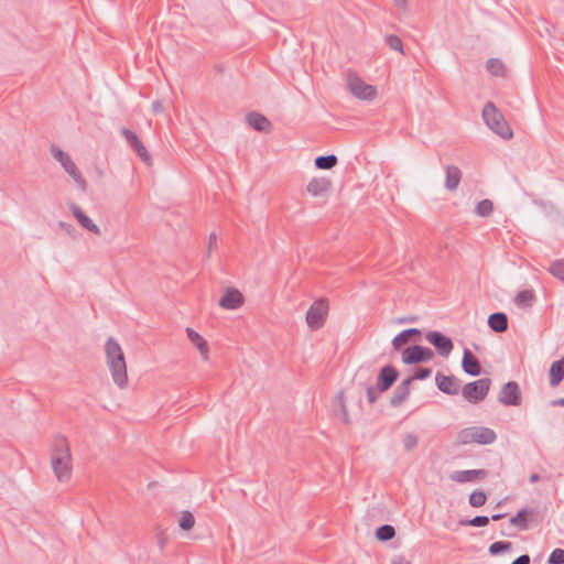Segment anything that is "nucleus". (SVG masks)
<instances>
[{
	"mask_svg": "<svg viewBox=\"0 0 564 564\" xmlns=\"http://www.w3.org/2000/svg\"><path fill=\"white\" fill-rule=\"evenodd\" d=\"M106 362L113 382L123 389L128 383L127 364L119 343L109 337L105 344Z\"/></svg>",
	"mask_w": 564,
	"mask_h": 564,
	"instance_id": "f257e3e1",
	"label": "nucleus"
},
{
	"mask_svg": "<svg viewBox=\"0 0 564 564\" xmlns=\"http://www.w3.org/2000/svg\"><path fill=\"white\" fill-rule=\"evenodd\" d=\"M51 464L56 478L59 481H67L72 475V455L69 444L65 436L54 437Z\"/></svg>",
	"mask_w": 564,
	"mask_h": 564,
	"instance_id": "f03ea898",
	"label": "nucleus"
},
{
	"mask_svg": "<svg viewBox=\"0 0 564 564\" xmlns=\"http://www.w3.org/2000/svg\"><path fill=\"white\" fill-rule=\"evenodd\" d=\"M399 377V371L392 365H387L379 371L377 383L367 388V400L375 403L382 392L388 391Z\"/></svg>",
	"mask_w": 564,
	"mask_h": 564,
	"instance_id": "7ed1b4c3",
	"label": "nucleus"
},
{
	"mask_svg": "<svg viewBox=\"0 0 564 564\" xmlns=\"http://www.w3.org/2000/svg\"><path fill=\"white\" fill-rule=\"evenodd\" d=\"M482 118L486 124L502 139L508 140L512 138V130L505 120L501 112L498 111L496 106L488 101L482 109Z\"/></svg>",
	"mask_w": 564,
	"mask_h": 564,
	"instance_id": "20e7f679",
	"label": "nucleus"
},
{
	"mask_svg": "<svg viewBox=\"0 0 564 564\" xmlns=\"http://www.w3.org/2000/svg\"><path fill=\"white\" fill-rule=\"evenodd\" d=\"M51 154L52 156L61 163V165L63 166V169L65 170V172L74 180V182L77 184V186L80 188V189H85L86 188V181L85 178L83 177L82 173L79 172V170L77 169L76 164L74 163V161L70 159V156L64 152L63 150H61L57 145L55 144H52L51 145Z\"/></svg>",
	"mask_w": 564,
	"mask_h": 564,
	"instance_id": "39448f33",
	"label": "nucleus"
},
{
	"mask_svg": "<svg viewBox=\"0 0 564 564\" xmlns=\"http://www.w3.org/2000/svg\"><path fill=\"white\" fill-rule=\"evenodd\" d=\"M491 380L481 378L473 382L466 383L462 388V395L470 403L477 404L486 399L490 390Z\"/></svg>",
	"mask_w": 564,
	"mask_h": 564,
	"instance_id": "423d86ee",
	"label": "nucleus"
},
{
	"mask_svg": "<svg viewBox=\"0 0 564 564\" xmlns=\"http://www.w3.org/2000/svg\"><path fill=\"white\" fill-rule=\"evenodd\" d=\"M497 435L489 427H468L459 433V440L464 444L478 443L482 445L491 444L496 441Z\"/></svg>",
	"mask_w": 564,
	"mask_h": 564,
	"instance_id": "0eeeda50",
	"label": "nucleus"
},
{
	"mask_svg": "<svg viewBox=\"0 0 564 564\" xmlns=\"http://www.w3.org/2000/svg\"><path fill=\"white\" fill-rule=\"evenodd\" d=\"M328 313V303L325 299H319L308 308L306 313V323L312 330H317L324 326Z\"/></svg>",
	"mask_w": 564,
	"mask_h": 564,
	"instance_id": "6e6552de",
	"label": "nucleus"
},
{
	"mask_svg": "<svg viewBox=\"0 0 564 564\" xmlns=\"http://www.w3.org/2000/svg\"><path fill=\"white\" fill-rule=\"evenodd\" d=\"M434 352L431 348L421 346V345H412L403 349L402 351V361L405 365H415L420 362H426L433 359Z\"/></svg>",
	"mask_w": 564,
	"mask_h": 564,
	"instance_id": "1a4fd4ad",
	"label": "nucleus"
},
{
	"mask_svg": "<svg viewBox=\"0 0 564 564\" xmlns=\"http://www.w3.org/2000/svg\"><path fill=\"white\" fill-rule=\"evenodd\" d=\"M425 338L442 357H448L454 348L453 340L438 330L427 332Z\"/></svg>",
	"mask_w": 564,
	"mask_h": 564,
	"instance_id": "9d476101",
	"label": "nucleus"
},
{
	"mask_svg": "<svg viewBox=\"0 0 564 564\" xmlns=\"http://www.w3.org/2000/svg\"><path fill=\"white\" fill-rule=\"evenodd\" d=\"M348 87L350 93L360 99L371 100L376 97V88L371 85L366 84L358 76H350L348 79Z\"/></svg>",
	"mask_w": 564,
	"mask_h": 564,
	"instance_id": "9b49d317",
	"label": "nucleus"
},
{
	"mask_svg": "<svg viewBox=\"0 0 564 564\" xmlns=\"http://www.w3.org/2000/svg\"><path fill=\"white\" fill-rule=\"evenodd\" d=\"M498 401L503 405H520L521 393L519 384L516 381H508L505 383L499 392Z\"/></svg>",
	"mask_w": 564,
	"mask_h": 564,
	"instance_id": "f8f14e48",
	"label": "nucleus"
},
{
	"mask_svg": "<svg viewBox=\"0 0 564 564\" xmlns=\"http://www.w3.org/2000/svg\"><path fill=\"white\" fill-rule=\"evenodd\" d=\"M435 382L440 391L448 395H457L460 391V381L454 375L436 372Z\"/></svg>",
	"mask_w": 564,
	"mask_h": 564,
	"instance_id": "ddd939ff",
	"label": "nucleus"
},
{
	"mask_svg": "<svg viewBox=\"0 0 564 564\" xmlns=\"http://www.w3.org/2000/svg\"><path fill=\"white\" fill-rule=\"evenodd\" d=\"M121 134L124 137V139L129 143V145L135 151V153L139 155V158L143 162L149 164L151 161L150 153L147 150V148L143 145L141 140L139 139L138 134L128 128H122Z\"/></svg>",
	"mask_w": 564,
	"mask_h": 564,
	"instance_id": "4468645a",
	"label": "nucleus"
},
{
	"mask_svg": "<svg viewBox=\"0 0 564 564\" xmlns=\"http://www.w3.org/2000/svg\"><path fill=\"white\" fill-rule=\"evenodd\" d=\"M245 302L241 292L234 288H227L224 295L219 300V305L225 310H237Z\"/></svg>",
	"mask_w": 564,
	"mask_h": 564,
	"instance_id": "2eb2a0df",
	"label": "nucleus"
},
{
	"mask_svg": "<svg viewBox=\"0 0 564 564\" xmlns=\"http://www.w3.org/2000/svg\"><path fill=\"white\" fill-rule=\"evenodd\" d=\"M488 475V471L485 469H467V470H456L449 475V478L453 481L464 484V482H473L478 479H484Z\"/></svg>",
	"mask_w": 564,
	"mask_h": 564,
	"instance_id": "dca6fc26",
	"label": "nucleus"
},
{
	"mask_svg": "<svg viewBox=\"0 0 564 564\" xmlns=\"http://www.w3.org/2000/svg\"><path fill=\"white\" fill-rule=\"evenodd\" d=\"M69 209L73 214V216L76 218V220L79 223V225L96 235H100L99 227L93 221L90 217H88L82 208L76 204H70Z\"/></svg>",
	"mask_w": 564,
	"mask_h": 564,
	"instance_id": "f3484780",
	"label": "nucleus"
},
{
	"mask_svg": "<svg viewBox=\"0 0 564 564\" xmlns=\"http://www.w3.org/2000/svg\"><path fill=\"white\" fill-rule=\"evenodd\" d=\"M420 336H421V330L419 328H408V329L400 332L392 339L391 344H392L393 349L399 351L408 343L419 340Z\"/></svg>",
	"mask_w": 564,
	"mask_h": 564,
	"instance_id": "a211bd4d",
	"label": "nucleus"
},
{
	"mask_svg": "<svg viewBox=\"0 0 564 564\" xmlns=\"http://www.w3.org/2000/svg\"><path fill=\"white\" fill-rule=\"evenodd\" d=\"M462 368L467 375L474 377L479 376L481 372V365L478 358L468 348L464 349Z\"/></svg>",
	"mask_w": 564,
	"mask_h": 564,
	"instance_id": "6ab92c4d",
	"label": "nucleus"
},
{
	"mask_svg": "<svg viewBox=\"0 0 564 564\" xmlns=\"http://www.w3.org/2000/svg\"><path fill=\"white\" fill-rule=\"evenodd\" d=\"M411 386L410 380L406 379H403L401 383L397 386L390 399V404L393 408L400 406L409 398Z\"/></svg>",
	"mask_w": 564,
	"mask_h": 564,
	"instance_id": "aec40b11",
	"label": "nucleus"
},
{
	"mask_svg": "<svg viewBox=\"0 0 564 564\" xmlns=\"http://www.w3.org/2000/svg\"><path fill=\"white\" fill-rule=\"evenodd\" d=\"M246 120L258 132H269L272 128L270 120L257 111L249 112Z\"/></svg>",
	"mask_w": 564,
	"mask_h": 564,
	"instance_id": "412c9836",
	"label": "nucleus"
},
{
	"mask_svg": "<svg viewBox=\"0 0 564 564\" xmlns=\"http://www.w3.org/2000/svg\"><path fill=\"white\" fill-rule=\"evenodd\" d=\"M563 380L564 356L560 360L553 361L549 370V383L552 388L560 386Z\"/></svg>",
	"mask_w": 564,
	"mask_h": 564,
	"instance_id": "4be33fe9",
	"label": "nucleus"
},
{
	"mask_svg": "<svg viewBox=\"0 0 564 564\" xmlns=\"http://www.w3.org/2000/svg\"><path fill=\"white\" fill-rule=\"evenodd\" d=\"M330 186H332V183L327 178H325V177L316 178L315 177L308 182L306 189L312 196L317 197V196H323L324 194H326L330 189Z\"/></svg>",
	"mask_w": 564,
	"mask_h": 564,
	"instance_id": "5701e85b",
	"label": "nucleus"
},
{
	"mask_svg": "<svg viewBox=\"0 0 564 564\" xmlns=\"http://www.w3.org/2000/svg\"><path fill=\"white\" fill-rule=\"evenodd\" d=\"M186 334L191 343L199 350L202 358L208 360L209 349L207 341L193 328L187 327Z\"/></svg>",
	"mask_w": 564,
	"mask_h": 564,
	"instance_id": "b1692460",
	"label": "nucleus"
},
{
	"mask_svg": "<svg viewBox=\"0 0 564 564\" xmlns=\"http://www.w3.org/2000/svg\"><path fill=\"white\" fill-rule=\"evenodd\" d=\"M488 326L496 333H503L508 329V317L502 312H496L489 315Z\"/></svg>",
	"mask_w": 564,
	"mask_h": 564,
	"instance_id": "393cba45",
	"label": "nucleus"
},
{
	"mask_svg": "<svg viewBox=\"0 0 564 564\" xmlns=\"http://www.w3.org/2000/svg\"><path fill=\"white\" fill-rule=\"evenodd\" d=\"M462 180V172L457 166L448 165L446 166V178H445V187L448 191H455Z\"/></svg>",
	"mask_w": 564,
	"mask_h": 564,
	"instance_id": "a878e982",
	"label": "nucleus"
},
{
	"mask_svg": "<svg viewBox=\"0 0 564 564\" xmlns=\"http://www.w3.org/2000/svg\"><path fill=\"white\" fill-rule=\"evenodd\" d=\"M533 514L532 510L523 508L517 512L516 516L510 518V523L516 525L519 530L524 531L529 529L528 518Z\"/></svg>",
	"mask_w": 564,
	"mask_h": 564,
	"instance_id": "bb28decb",
	"label": "nucleus"
},
{
	"mask_svg": "<svg viewBox=\"0 0 564 564\" xmlns=\"http://www.w3.org/2000/svg\"><path fill=\"white\" fill-rule=\"evenodd\" d=\"M535 301V294L532 290L520 291L514 299L517 306L525 308L531 307Z\"/></svg>",
	"mask_w": 564,
	"mask_h": 564,
	"instance_id": "cd10ccee",
	"label": "nucleus"
},
{
	"mask_svg": "<svg viewBox=\"0 0 564 564\" xmlns=\"http://www.w3.org/2000/svg\"><path fill=\"white\" fill-rule=\"evenodd\" d=\"M337 162L338 159L334 154L319 155L314 161L315 166L319 170H330L337 164Z\"/></svg>",
	"mask_w": 564,
	"mask_h": 564,
	"instance_id": "c85d7f7f",
	"label": "nucleus"
},
{
	"mask_svg": "<svg viewBox=\"0 0 564 564\" xmlns=\"http://www.w3.org/2000/svg\"><path fill=\"white\" fill-rule=\"evenodd\" d=\"M395 536V529L391 524H382L376 530V538L381 542H387Z\"/></svg>",
	"mask_w": 564,
	"mask_h": 564,
	"instance_id": "c756f323",
	"label": "nucleus"
},
{
	"mask_svg": "<svg viewBox=\"0 0 564 564\" xmlns=\"http://www.w3.org/2000/svg\"><path fill=\"white\" fill-rule=\"evenodd\" d=\"M487 70L494 76H505L506 68L498 58H489L486 63Z\"/></svg>",
	"mask_w": 564,
	"mask_h": 564,
	"instance_id": "7c9ffc66",
	"label": "nucleus"
},
{
	"mask_svg": "<svg viewBox=\"0 0 564 564\" xmlns=\"http://www.w3.org/2000/svg\"><path fill=\"white\" fill-rule=\"evenodd\" d=\"M336 399H337V409L335 410L336 414L341 416V420H343V422L345 424H349L350 423V417H349L348 410H347V406H346V402H345V398H344V392H339L337 394Z\"/></svg>",
	"mask_w": 564,
	"mask_h": 564,
	"instance_id": "2f4dec72",
	"label": "nucleus"
},
{
	"mask_svg": "<svg viewBox=\"0 0 564 564\" xmlns=\"http://www.w3.org/2000/svg\"><path fill=\"white\" fill-rule=\"evenodd\" d=\"M494 212V204L490 199L480 200L475 208V213L480 217H488Z\"/></svg>",
	"mask_w": 564,
	"mask_h": 564,
	"instance_id": "473e14b6",
	"label": "nucleus"
},
{
	"mask_svg": "<svg viewBox=\"0 0 564 564\" xmlns=\"http://www.w3.org/2000/svg\"><path fill=\"white\" fill-rule=\"evenodd\" d=\"M489 518L486 516H476L473 519H462L459 520V524L464 527H476L481 528L486 527L489 523Z\"/></svg>",
	"mask_w": 564,
	"mask_h": 564,
	"instance_id": "72a5a7b5",
	"label": "nucleus"
},
{
	"mask_svg": "<svg viewBox=\"0 0 564 564\" xmlns=\"http://www.w3.org/2000/svg\"><path fill=\"white\" fill-rule=\"evenodd\" d=\"M511 550L512 543L509 541H497L491 543L489 546V553L494 556Z\"/></svg>",
	"mask_w": 564,
	"mask_h": 564,
	"instance_id": "f704fd0d",
	"label": "nucleus"
},
{
	"mask_svg": "<svg viewBox=\"0 0 564 564\" xmlns=\"http://www.w3.org/2000/svg\"><path fill=\"white\" fill-rule=\"evenodd\" d=\"M195 524V518L191 511H183L181 513V518L178 520V525L182 530L188 531L191 530Z\"/></svg>",
	"mask_w": 564,
	"mask_h": 564,
	"instance_id": "c9c22d12",
	"label": "nucleus"
},
{
	"mask_svg": "<svg viewBox=\"0 0 564 564\" xmlns=\"http://www.w3.org/2000/svg\"><path fill=\"white\" fill-rule=\"evenodd\" d=\"M487 501V496L482 490H475L469 495V505L474 508L482 507Z\"/></svg>",
	"mask_w": 564,
	"mask_h": 564,
	"instance_id": "e433bc0d",
	"label": "nucleus"
},
{
	"mask_svg": "<svg viewBox=\"0 0 564 564\" xmlns=\"http://www.w3.org/2000/svg\"><path fill=\"white\" fill-rule=\"evenodd\" d=\"M386 44L393 51L400 52L401 54H404L403 51V43L401 39L397 35L390 34L384 37Z\"/></svg>",
	"mask_w": 564,
	"mask_h": 564,
	"instance_id": "4c0bfd02",
	"label": "nucleus"
},
{
	"mask_svg": "<svg viewBox=\"0 0 564 564\" xmlns=\"http://www.w3.org/2000/svg\"><path fill=\"white\" fill-rule=\"evenodd\" d=\"M402 443L406 452H412L419 444V437L414 433H406L403 436Z\"/></svg>",
	"mask_w": 564,
	"mask_h": 564,
	"instance_id": "58836bf2",
	"label": "nucleus"
},
{
	"mask_svg": "<svg viewBox=\"0 0 564 564\" xmlns=\"http://www.w3.org/2000/svg\"><path fill=\"white\" fill-rule=\"evenodd\" d=\"M432 373V369L431 368H424V367H419L414 370V373L408 378H405L406 380H410V383L412 384V382L414 380H425L427 379Z\"/></svg>",
	"mask_w": 564,
	"mask_h": 564,
	"instance_id": "ea45409f",
	"label": "nucleus"
},
{
	"mask_svg": "<svg viewBox=\"0 0 564 564\" xmlns=\"http://www.w3.org/2000/svg\"><path fill=\"white\" fill-rule=\"evenodd\" d=\"M550 272L555 278L564 282V260H557L550 267Z\"/></svg>",
	"mask_w": 564,
	"mask_h": 564,
	"instance_id": "a19ab883",
	"label": "nucleus"
},
{
	"mask_svg": "<svg viewBox=\"0 0 564 564\" xmlns=\"http://www.w3.org/2000/svg\"><path fill=\"white\" fill-rule=\"evenodd\" d=\"M549 564H564V550L555 549L551 552L549 558Z\"/></svg>",
	"mask_w": 564,
	"mask_h": 564,
	"instance_id": "79ce46f5",
	"label": "nucleus"
},
{
	"mask_svg": "<svg viewBox=\"0 0 564 564\" xmlns=\"http://www.w3.org/2000/svg\"><path fill=\"white\" fill-rule=\"evenodd\" d=\"M58 227H59V229H62L68 236L73 237V238H76L77 230H76V228L72 224H68V223H65V221H59L58 223Z\"/></svg>",
	"mask_w": 564,
	"mask_h": 564,
	"instance_id": "37998d69",
	"label": "nucleus"
},
{
	"mask_svg": "<svg viewBox=\"0 0 564 564\" xmlns=\"http://www.w3.org/2000/svg\"><path fill=\"white\" fill-rule=\"evenodd\" d=\"M217 248V235L216 232H210L208 236V249L205 254V258H209L212 254V251Z\"/></svg>",
	"mask_w": 564,
	"mask_h": 564,
	"instance_id": "c03bdc74",
	"label": "nucleus"
},
{
	"mask_svg": "<svg viewBox=\"0 0 564 564\" xmlns=\"http://www.w3.org/2000/svg\"><path fill=\"white\" fill-rule=\"evenodd\" d=\"M511 564H530V556L528 554H522L518 556Z\"/></svg>",
	"mask_w": 564,
	"mask_h": 564,
	"instance_id": "a18cd8bd",
	"label": "nucleus"
},
{
	"mask_svg": "<svg viewBox=\"0 0 564 564\" xmlns=\"http://www.w3.org/2000/svg\"><path fill=\"white\" fill-rule=\"evenodd\" d=\"M165 544H166V536L162 532H160L158 534V545H159L161 551L164 550Z\"/></svg>",
	"mask_w": 564,
	"mask_h": 564,
	"instance_id": "49530a36",
	"label": "nucleus"
},
{
	"mask_svg": "<svg viewBox=\"0 0 564 564\" xmlns=\"http://www.w3.org/2000/svg\"><path fill=\"white\" fill-rule=\"evenodd\" d=\"M152 108H153V110H154L155 112H160V111H162V110H163V104H162V101H161V100H155V101H153V104H152Z\"/></svg>",
	"mask_w": 564,
	"mask_h": 564,
	"instance_id": "de8ad7c7",
	"label": "nucleus"
},
{
	"mask_svg": "<svg viewBox=\"0 0 564 564\" xmlns=\"http://www.w3.org/2000/svg\"><path fill=\"white\" fill-rule=\"evenodd\" d=\"M417 321V316H408V317H402L399 319V323L401 324H404V323H414Z\"/></svg>",
	"mask_w": 564,
	"mask_h": 564,
	"instance_id": "09e8293b",
	"label": "nucleus"
},
{
	"mask_svg": "<svg viewBox=\"0 0 564 564\" xmlns=\"http://www.w3.org/2000/svg\"><path fill=\"white\" fill-rule=\"evenodd\" d=\"M397 7L402 10H406L408 0H394Z\"/></svg>",
	"mask_w": 564,
	"mask_h": 564,
	"instance_id": "8fccbe9b",
	"label": "nucleus"
},
{
	"mask_svg": "<svg viewBox=\"0 0 564 564\" xmlns=\"http://www.w3.org/2000/svg\"><path fill=\"white\" fill-rule=\"evenodd\" d=\"M552 406H564V398L553 400L551 402Z\"/></svg>",
	"mask_w": 564,
	"mask_h": 564,
	"instance_id": "3c124183",
	"label": "nucleus"
},
{
	"mask_svg": "<svg viewBox=\"0 0 564 564\" xmlns=\"http://www.w3.org/2000/svg\"><path fill=\"white\" fill-rule=\"evenodd\" d=\"M530 482L534 484L540 480V476L538 474H532L529 478Z\"/></svg>",
	"mask_w": 564,
	"mask_h": 564,
	"instance_id": "603ef678",
	"label": "nucleus"
},
{
	"mask_svg": "<svg viewBox=\"0 0 564 564\" xmlns=\"http://www.w3.org/2000/svg\"><path fill=\"white\" fill-rule=\"evenodd\" d=\"M505 516L506 514H503V513H496V514L491 516V520L498 521V520L502 519Z\"/></svg>",
	"mask_w": 564,
	"mask_h": 564,
	"instance_id": "864d4df0",
	"label": "nucleus"
},
{
	"mask_svg": "<svg viewBox=\"0 0 564 564\" xmlns=\"http://www.w3.org/2000/svg\"><path fill=\"white\" fill-rule=\"evenodd\" d=\"M393 564H410V563L408 561H405L404 558H399V560H394Z\"/></svg>",
	"mask_w": 564,
	"mask_h": 564,
	"instance_id": "5fc2aeb1",
	"label": "nucleus"
}]
</instances>
